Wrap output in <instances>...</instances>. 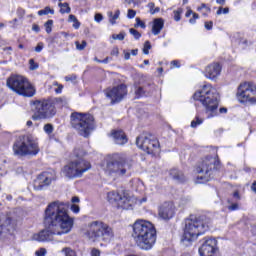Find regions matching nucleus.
Returning a JSON list of instances; mask_svg holds the SVG:
<instances>
[{
    "instance_id": "nucleus-26",
    "label": "nucleus",
    "mask_w": 256,
    "mask_h": 256,
    "mask_svg": "<svg viewBox=\"0 0 256 256\" xmlns=\"http://www.w3.org/2000/svg\"><path fill=\"white\" fill-rule=\"evenodd\" d=\"M58 5L60 7V13L62 14L71 13V7H69V3L64 2V3H59Z\"/></svg>"
},
{
    "instance_id": "nucleus-41",
    "label": "nucleus",
    "mask_w": 256,
    "mask_h": 256,
    "mask_svg": "<svg viewBox=\"0 0 256 256\" xmlns=\"http://www.w3.org/2000/svg\"><path fill=\"white\" fill-rule=\"evenodd\" d=\"M135 93L137 97H143V95H145V90H143V87H138L136 88Z\"/></svg>"
},
{
    "instance_id": "nucleus-1",
    "label": "nucleus",
    "mask_w": 256,
    "mask_h": 256,
    "mask_svg": "<svg viewBox=\"0 0 256 256\" xmlns=\"http://www.w3.org/2000/svg\"><path fill=\"white\" fill-rule=\"evenodd\" d=\"M69 204L55 201L50 203L44 216L46 229L34 234V241L49 243L55 241V235H67L73 229V218L69 216Z\"/></svg>"
},
{
    "instance_id": "nucleus-27",
    "label": "nucleus",
    "mask_w": 256,
    "mask_h": 256,
    "mask_svg": "<svg viewBox=\"0 0 256 256\" xmlns=\"http://www.w3.org/2000/svg\"><path fill=\"white\" fill-rule=\"evenodd\" d=\"M55 15V10L51 9L49 6H46L44 9L38 11V15L41 17L43 15Z\"/></svg>"
},
{
    "instance_id": "nucleus-43",
    "label": "nucleus",
    "mask_w": 256,
    "mask_h": 256,
    "mask_svg": "<svg viewBox=\"0 0 256 256\" xmlns=\"http://www.w3.org/2000/svg\"><path fill=\"white\" fill-rule=\"evenodd\" d=\"M197 19H199V14L193 13L192 18H190V20H189V23L191 25H195V23H197Z\"/></svg>"
},
{
    "instance_id": "nucleus-18",
    "label": "nucleus",
    "mask_w": 256,
    "mask_h": 256,
    "mask_svg": "<svg viewBox=\"0 0 256 256\" xmlns=\"http://www.w3.org/2000/svg\"><path fill=\"white\" fill-rule=\"evenodd\" d=\"M217 251V240L215 238H204L199 248L200 256H213Z\"/></svg>"
},
{
    "instance_id": "nucleus-7",
    "label": "nucleus",
    "mask_w": 256,
    "mask_h": 256,
    "mask_svg": "<svg viewBox=\"0 0 256 256\" xmlns=\"http://www.w3.org/2000/svg\"><path fill=\"white\" fill-rule=\"evenodd\" d=\"M13 153L16 157H34L39 154V142L32 135L19 136L13 143Z\"/></svg>"
},
{
    "instance_id": "nucleus-24",
    "label": "nucleus",
    "mask_w": 256,
    "mask_h": 256,
    "mask_svg": "<svg viewBox=\"0 0 256 256\" xmlns=\"http://www.w3.org/2000/svg\"><path fill=\"white\" fill-rule=\"evenodd\" d=\"M170 175L175 179L176 181L183 182L185 181V176L183 175L182 172H179L177 169H173L170 171Z\"/></svg>"
},
{
    "instance_id": "nucleus-22",
    "label": "nucleus",
    "mask_w": 256,
    "mask_h": 256,
    "mask_svg": "<svg viewBox=\"0 0 256 256\" xmlns=\"http://www.w3.org/2000/svg\"><path fill=\"white\" fill-rule=\"evenodd\" d=\"M111 137L116 145H125L129 141L127 134H125L123 130H113Z\"/></svg>"
},
{
    "instance_id": "nucleus-12",
    "label": "nucleus",
    "mask_w": 256,
    "mask_h": 256,
    "mask_svg": "<svg viewBox=\"0 0 256 256\" xmlns=\"http://www.w3.org/2000/svg\"><path fill=\"white\" fill-rule=\"evenodd\" d=\"M217 161L213 157H206L201 163L198 164L196 168V183H207L211 179V173L215 169Z\"/></svg>"
},
{
    "instance_id": "nucleus-48",
    "label": "nucleus",
    "mask_w": 256,
    "mask_h": 256,
    "mask_svg": "<svg viewBox=\"0 0 256 256\" xmlns=\"http://www.w3.org/2000/svg\"><path fill=\"white\" fill-rule=\"evenodd\" d=\"M204 27L207 31H211V29H213V21L205 22Z\"/></svg>"
},
{
    "instance_id": "nucleus-39",
    "label": "nucleus",
    "mask_w": 256,
    "mask_h": 256,
    "mask_svg": "<svg viewBox=\"0 0 256 256\" xmlns=\"http://www.w3.org/2000/svg\"><path fill=\"white\" fill-rule=\"evenodd\" d=\"M202 9H205L204 15L211 12V8L207 7L206 4H201V6L197 8V11H201Z\"/></svg>"
},
{
    "instance_id": "nucleus-15",
    "label": "nucleus",
    "mask_w": 256,
    "mask_h": 256,
    "mask_svg": "<svg viewBox=\"0 0 256 256\" xmlns=\"http://www.w3.org/2000/svg\"><path fill=\"white\" fill-rule=\"evenodd\" d=\"M108 201L116 203L119 209H131V199L125 190L111 191L108 193Z\"/></svg>"
},
{
    "instance_id": "nucleus-57",
    "label": "nucleus",
    "mask_w": 256,
    "mask_h": 256,
    "mask_svg": "<svg viewBox=\"0 0 256 256\" xmlns=\"http://www.w3.org/2000/svg\"><path fill=\"white\" fill-rule=\"evenodd\" d=\"M171 65H173V67H177V68H180L181 65L179 64V60H174L171 62Z\"/></svg>"
},
{
    "instance_id": "nucleus-4",
    "label": "nucleus",
    "mask_w": 256,
    "mask_h": 256,
    "mask_svg": "<svg viewBox=\"0 0 256 256\" xmlns=\"http://www.w3.org/2000/svg\"><path fill=\"white\" fill-rule=\"evenodd\" d=\"M211 219L206 216H199L187 218L185 220L184 235L182 238L183 243H192L199 235H203L205 231L209 230Z\"/></svg>"
},
{
    "instance_id": "nucleus-19",
    "label": "nucleus",
    "mask_w": 256,
    "mask_h": 256,
    "mask_svg": "<svg viewBox=\"0 0 256 256\" xmlns=\"http://www.w3.org/2000/svg\"><path fill=\"white\" fill-rule=\"evenodd\" d=\"M175 215V206L172 202H164L158 210V216L160 219L164 221H169V219H173Z\"/></svg>"
},
{
    "instance_id": "nucleus-16",
    "label": "nucleus",
    "mask_w": 256,
    "mask_h": 256,
    "mask_svg": "<svg viewBox=\"0 0 256 256\" xmlns=\"http://www.w3.org/2000/svg\"><path fill=\"white\" fill-rule=\"evenodd\" d=\"M57 179V175L55 174V171H46L42 172L38 175V177L34 180V189L36 191H41L45 189V187H49L53 181Z\"/></svg>"
},
{
    "instance_id": "nucleus-61",
    "label": "nucleus",
    "mask_w": 256,
    "mask_h": 256,
    "mask_svg": "<svg viewBox=\"0 0 256 256\" xmlns=\"http://www.w3.org/2000/svg\"><path fill=\"white\" fill-rule=\"evenodd\" d=\"M139 53V49H133L131 50V55H133V57H136V55Z\"/></svg>"
},
{
    "instance_id": "nucleus-58",
    "label": "nucleus",
    "mask_w": 256,
    "mask_h": 256,
    "mask_svg": "<svg viewBox=\"0 0 256 256\" xmlns=\"http://www.w3.org/2000/svg\"><path fill=\"white\" fill-rule=\"evenodd\" d=\"M193 13H195L193 10L188 9L186 14H185V17H191L193 15Z\"/></svg>"
},
{
    "instance_id": "nucleus-46",
    "label": "nucleus",
    "mask_w": 256,
    "mask_h": 256,
    "mask_svg": "<svg viewBox=\"0 0 256 256\" xmlns=\"http://www.w3.org/2000/svg\"><path fill=\"white\" fill-rule=\"evenodd\" d=\"M37 256H45L47 255V250L45 248H40L38 251H36Z\"/></svg>"
},
{
    "instance_id": "nucleus-2",
    "label": "nucleus",
    "mask_w": 256,
    "mask_h": 256,
    "mask_svg": "<svg viewBox=\"0 0 256 256\" xmlns=\"http://www.w3.org/2000/svg\"><path fill=\"white\" fill-rule=\"evenodd\" d=\"M132 229V238L140 249H144V251L153 249V245L157 241V229L153 223L139 219L134 222Z\"/></svg>"
},
{
    "instance_id": "nucleus-35",
    "label": "nucleus",
    "mask_w": 256,
    "mask_h": 256,
    "mask_svg": "<svg viewBox=\"0 0 256 256\" xmlns=\"http://www.w3.org/2000/svg\"><path fill=\"white\" fill-rule=\"evenodd\" d=\"M181 13H183V9L178 8L174 11V20L181 21Z\"/></svg>"
},
{
    "instance_id": "nucleus-13",
    "label": "nucleus",
    "mask_w": 256,
    "mask_h": 256,
    "mask_svg": "<svg viewBox=\"0 0 256 256\" xmlns=\"http://www.w3.org/2000/svg\"><path fill=\"white\" fill-rule=\"evenodd\" d=\"M236 97L240 103H256V86L253 82H244L238 86Z\"/></svg>"
},
{
    "instance_id": "nucleus-34",
    "label": "nucleus",
    "mask_w": 256,
    "mask_h": 256,
    "mask_svg": "<svg viewBox=\"0 0 256 256\" xmlns=\"http://www.w3.org/2000/svg\"><path fill=\"white\" fill-rule=\"evenodd\" d=\"M129 33L133 35L134 39H141V33L139 31L135 30V28H130Z\"/></svg>"
},
{
    "instance_id": "nucleus-50",
    "label": "nucleus",
    "mask_w": 256,
    "mask_h": 256,
    "mask_svg": "<svg viewBox=\"0 0 256 256\" xmlns=\"http://www.w3.org/2000/svg\"><path fill=\"white\" fill-rule=\"evenodd\" d=\"M71 211H72V213H79V211H80L79 205L72 204L71 205Z\"/></svg>"
},
{
    "instance_id": "nucleus-38",
    "label": "nucleus",
    "mask_w": 256,
    "mask_h": 256,
    "mask_svg": "<svg viewBox=\"0 0 256 256\" xmlns=\"http://www.w3.org/2000/svg\"><path fill=\"white\" fill-rule=\"evenodd\" d=\"M227 13H229V8H223V7H219L216 14L217 15H227Z\"/></svg>"
},
{
    "instance_id": "nucleus-59",
    "label": "nucleus",
    "mask_w": 256,
    "mask_h": 256,
    "mask_svg": "<svg viewBox=\"0 0 256 256\" xmlns=\"http://www.w3.org/2000/svg\"><path fill=\"white\" fill-rule=\"evenodd\" d=\"M69 21H72L73 23L77 22V17L73 14L69 16Z\"/></svg>"
},
{
    "instance_id": "nucleus-3",
    "label": "nucleus",
    "mask_w": 256,
    "mask_h": 256,
    "mask_svg": "<svg viewBox=\"0 0 256 256\" xmlns=\"http://www.w3.org/2000/svg\"><path fill=\"white\" fill-rule=\"evenodd\" d=\"M67 102L63 98H51L43 100H35L34 105V115L32 119L34 121H39V119H51L55 117L57 113V108L65 107Z\"/></svg>"
},
{
    "instance_id": "nucleus-49",
    "label": "nucleus",
    "mask_w": 256,
    "mask_h": 256,
    "mask_svg": "<svg viewBox=\"0 0 256 256\" xmlns=\"http://www.w3.org/2000/svg\"><path fill=\"white\" fill-rule=\"evenodd\" d=\"M110 55H112L113 57H119V48L118 47H114L112 49Z\"/></svg>"
},
{
    "instance_id": "nucleus-45",
    "label": "nucleus",
    "mask_w": 256,
    "mask_h": 256,
    "mask_svg": "<svg viewBox=\"0 0 256 256\" xmlns=\"http://www.w3.org/2000/svg\"><path fill=\"white\" fill-rule=\"evenodd\" d=\"M135 27H141V29H145L146 25L144 24L143 21H141L140 18H136V24Z\"/></svg>"
},
{
    "instance_id": "nucleus-6",
    "label": "nucleus",
    "mask_w": 256,
    "mask_h": 256,
    "mask_svg": "<svg viewBox=\"0 0 256 256\" xmlns=\"http://www.w3.org/2000/svg\"><path fill=\"white\" fill-rule=\"evenodd\" d=\"M195 101H200L205 107L207 113H211L208 117H215L219 107V92L213 88L211 84H205L202 89L193 95Z\"/></svg>"
},
{
    "instance_id": "nucleus-51",
    "label": "nucleus",
    "mask_w": 256,
    "mask_h": 256,
    "mask_svg": "<svg viewBox=\"0 0 256 256\" xmlns=\"http://www.w3.org/2000/svg\"><path fill=\"white\" fill-rule=\"evenodd\" d=\"M94 19H95L96 23H101V21H103V15L97 13V14H95V16H94Z\"/></svg>"
},
{
    "instance_id": "nucleus-10",
    "label": "nucleus",
    "mask_w": 256,
    "mask_h": 256,
    "mask_svg": "<svg viewBox=\"0 0 256 256\" xmlns=\"http://www.w3.org/2000/svg\"><path fill=\"white\" fill-rule=\"evenodd\" d=\"M133 167V161L125 154H114L107 162L105 173L110 177H123Z\"/></svg>"
},
{
    "instance_id": "nucleus-17",
    "label": "nucleus",
    "mask_w": 256,
    "mask_h": 256,
    "mask_svg": "<svg viewBox=\"0 0 256 256\" xmlns=\"http://www.w3.org/2000/svg\"><path fill=\"white\" fill-rule=\"evenodd\" d=\"M105 95L111 99V103H119L127 95V86L121 84L114 88H108L105 90Z\"/></svg>"
},
{
    "instance_id": "nucleus-42",
    "label": "nucleus",
    "mask_w": 256,
    "mask_h": 256,
    "mask_svg": "<svg viewBox=\"0 0 256 256\" xmlns=\"http://www.w3.org/2000/svg\"><path fill=\"white\" fill-rule=\"evenodd\" d=\"M45 47V44L43 42H39L37 46L35 47L36 53H41L43 51V48Z\"/></svg>"
},
{
    "instance_id": "nucleus-53",
    "label": "nucleus",
    "mask_w": 256,
    "mask_h": 256,
    "mask_svg": "<svg viewBox=\"0 0 256 256\" xmlns=\"http://www.w3.org/2000/svg\"><path fill=\"white\" fill-rule=\"evenodd\" d=\"M123 53H124V59L126 61H129L131 59V52L124 50Z\"/></svg>"
},
{
    "instance_id": "nucleus-11",
    "label": "nucleus",
    "mask_w": 256,
    "mask_h": 256,
    "mask_svg": "<svg viewBox=\"0 0 256 256\" xmlns=\"http://www.w3.org/2000/svg\"><path fill=\"white\" fill-rule=\"evenodd\" d=\"M7 87L22 97H34L36 90L27 78L19 75H12L6 81Z\"/></svg>"
},
{
    "instance_id": "nucleus-20",
    "label": "nucleus",
    "mask_w": 256,
    "mask_h": 256,
    "mask_svg": "<svg viewBox=\"0 0 256 256\" xmlns=\"http://www.w3.org/2000/svg\"><path fill=\"white\" fill-rule=\"evenodd\" d=\"M205 77L211 81H215L221 75V65L219 63H212L205 69Z\"/></svg>"
},
{
    "instance_id": "nucleus-25",
    "label": "nucleus",
    "mask_w": 256,
    "mask_h": 256,
    "mask_svg": "<svg viewBox=\"0 0 256 256\" xmlns=\"http://www.w3.org/2000/svg\"><path fill=\"white\" fill-rule=\"evenodd\" d=\"M120 15H121V11H119V10H116L114 15H113V12H108V17H110L111 25H115V21H117V19H119Z\"/></svg>"
},
{
    "instance_id": "nucleus-54",
    "label": "nucleus",
    "mask_w": 256,
    "mask_h": 256,
    "mask_svg": "<svg viewBox=\"0 0 256 256\" xmlns=\"http://www.w3.org/2000/svg\"><path fill=\"white\" fill-rule=\"evenodd\" d=\"M32 31H35V33H39L41 31V28L37 24L32 25Z\"/></svg>"
},
{
    "instance_id": "nucleus-47",
    "label": "nucleus",
    "mask_w": 256,
    "mask_h": 256,
    "mask_svg": "<svg viewBox=\"0 0 256 256\" xmlns=\"http://www.w3.org/2000/svg\"><path fill=\"white\" fill-rule=\"evenodd\" d=\"M17 15H18V17H20V19H23V17H25V9L18 8L17 9Z\"/></svg>"
},
{
    "instance_id": "nucleus-23",
    "label": "nucleus",
    "mask_w": 256,
    "mask_h": 256,
    "mask_svg": "<svg viewBox=\"0 0 256 256\" xmlns=\"http://www.w3.org/2000/svg\"><path fill=\"white\" fill-rule=\"evenodd\" d=\"M164 25H165V22L163 21V18L154 19L153 25H152L153 35H159V33H161V31L163 30Z\"/></svg>"
},
{
    "instance_id": "nucleus-8",
    "label": "nucleus",
    "mask_w": 256,
    "mask_h": 256,
    "mask_svg": "<svg viewBox=\"0 0 256 256\" xmlns=\"http://www.w3.org/2000/svg\"><path fill=\"white\" fill-rule=\"evenodd\" d=\"M84 235L92 243L97 241H111L113 239V229L103 221H92L88 223Z\"/></svg>"
},
{
    "instance_id": "nucleus-32",
    "label": "nucleus",
    "mask_w": 256,
    "mask_h": 256,
    "mask_svg": "<svg viewBox=\"0 0 256 256\" xmlns=\"http://www.w3.org/2000/svg\"><path fill=\"white\" fill-rule=\"evenodd\" d=\"M75 45L78 51H83V49L87 47V41L83 40L81 44L79 43V41H76Z\"/></svg>"
},
{
    "instance_id": "nucleus-56",
    "label": "nucleus",
    "mask_w": 256,
    "mask_h": 256,
    "mask_svg": "<svg viewBox=\"0 0 256 256\" xmlns=\"http://www.w3.org/2000/svg\"><path fill=\"white\" fill-rule=\"evenodd\" d=\"M75 79H77V76L75 75L65 77V81H75Z\"/></svg>"
},
{
    "instance_id": "nucleus-36",
    "label": "nucleus",
    "mask_w": 256,
    "mask_h": 256,
    "mask_svg": "<svg viewBox=\"0 0 256 256\" xmlns=\"http://www.w3.org/2000/svg\"><path fill=\"white\" fill-rule=\"evenodd\" d=\"M151 49V42L146 41L144 43V47H143V53L144 55H149V50Z\"/></svg>"
},
{
    "instance_id": "nucleus-21",
    "label": "nucleus",
    "mask_w": 256,
    "mask_h": 256,
    "mask_svg": "<svg viewBox=\"0 0 256 256\" xmlns=\"http://www.w3.org/2000/svg\"><path fill=\"white\" fill-rule=\"evenodd\" d=\"M15 229L11 218H0V237H7Z\"/></svg>"
},
{
    "instance_id": "nucleus-37",
    "label": "nucleus",
    "mask_w": 256,
    "mask_h": 256,
    "mask_svg": "<svg viewBox=\"0 0 256 256\" xmlns=\"http://www.w3.org/2000/svg\"><path fill=\"white\" fill-rule=\"evenodd\" d=\"M112 39H115L118 41H123V39H125V32H120L119 34H114L112 36Z\"/></svg>"
},
{
    "instance_id": "nucleus-64",
    "label": "nucleus",
    "mask_w": 256,
    "mask_h": 256,
    "mask_svg": "<svg viewBox=\"0 0 256 256\" xmlns=\"http://www.w3.org/2000/svg\"><path fill=\"white\" fill-rule=\"evenodd\" d=\"M251 189L254 191V193H256V182H253Z\"/></svg>"
},
{
    "instance_id": "nucleus-55",
    "label": "nucleus",
    "mask_w": 256,
    "mask_h": 256,
    "mask_svg": "<svg viewBox=\"0 0 256 256\" xmlns=\"http://www.w3.org/2000/svg\"><path fill=\"white\" fill-rule=\"evenodd\" d=\"M229 211H236V209H239V205L232 204L228 207Z\"/></svg>"
},
{
    "instance_id": "nucleus-30",
    "label": "nucleus",
    "mask_w": 256,
    "mask_h": 256,
    "mask_svg": "<svg viewBox=\"0 0 256 256\" xmlns=\"http://www.w3.org/2000/svg\"><path fill=\"white\" fill-rule=\"evenodd\" d=\"M203 123V118H200L199 116H196L195 119L191 122V127L195 129L198 125H201Z\"/></svg>"
},
{
    "instance_id": "nucleus-62",
    "label": "nucleus",
    "mask_w": 256,
    "mask_h": 256,
    "mask_svg": "<svg viewBox=\"0 0 256 256\" xmlns=\"http://www.w3.org/2000/svg\"><path fill=\"white\" fill-rule=\"evenodd\" d=\"M72 203H79V197L74 196V197L72 198Z\"/></svg>"
},
{
    "instance_id": "nucleus-52",
    "label": "nucleus",
    "mask_w": 256,
    "mask_h": 256,
    "mask_svg": "<svg viewBox=\"0 0 256 256\" xmlns=\"http://www.w3.org/2000/svg\"><path fill=\"white\" fill-rule=\"evenodd\" d=\"M91 256H101V251H99V249H92L91 251Z\"/></svg>"
},
{
    "instance_id": "nucleus-9",
    "label": "nucleus",
    "mask_w": 256,
    "mask_h": 256,
    "mask_svg": "<svg viewBox=\"0 0 256 256\" xmlns=\"http://www.w3.org/2000/svg\"><path fill=\"white\" fill-rule=\"evenodd\" d=\"M70 125L81 137H89L95 129V118L91 114L73 112L70 116Z\"/></svg>"
},
{
    "instance_id": "nucleus-5",
    "label": "nucleus",
    "mask_w": 256,
    "mask_h": 256,
    "mask_svg": "<svg viewBox=\"0 0 256 256\" xmlns=\"http://www.w3.org/2000/svg\"><path fill=\"white\" fill-rule=\"evenodd\" d=\"M75 160L65 165L62 169V173L68 179H78L83 177L84 173H87L91 169V162L83 159L87 153L83 149H75Z\"/></svg>"
},
{
    "instance_id": "nucleus-60",
    "label": "nucleus",
    "mask_w": 256,
    "mask_h": 256,
    "mask_svg": "<svg viewBox=\"0 0 256 256\" xmlns=\"http://www.w3.org/2000/svg\"><path fill=\"white\" fill-rule=\"evenodd\" d=\"M73 27L74 29H79V27H81V23H79V20H76V22H74Z\"/></svg>"
},
{
    "instance_id": "nucleus-14",
    "label": "nucleus",
    "mask_w": 256,
    "mask_h": 256,
    "mask_svg": "<svg viewBox=\"0 0 256 256\" xmlns=\"http://www.w3.org/2000/svg\"><path fill=\"white\" fill-rule=\"evenodd\" d=\"M136 145L148 155H153L159 149V140L153 138L149 133H143L136 138Z\"/></svg>"
},
{
    "instance_id": "nucleus-28",
    "label": "nucleus",
    "mask_w": 256,
    "mask_h": 256,
    "mask_svg": "<svg viewBox=\"0 0 256 256\" xmlns=\"http://www.w3.org/2000/svg\"><path fill=\"white\" fill-rule=\"evenodd\" d=\"M43 131L47 133L49 136L53 135V131H55V127H53V124H45L43 127Z\"/></svg>"
},
{
    "instance_id": "nucleus-31",
    "label": "nucleus",
    "mask_w": 256,
    "mask_h": 256,
    "mask_svg": "<svg viewBox=\"0 0 256 256\" xmlns=\"http://www.w3.org/2000/svg\"><path fill=\"white\" fill-rule=\"evenodd\" d=\"M44 27L46 29V33H51V31H53V20H48L47 22H45Z\"/></svg>"
},
{
    "instance_id": "nucleus-44",
    "label": "nucleus",
    "mask_w": 256,
    "mask_h": 256,
    "mask_svg": "<svg viewBox=\"0 0 256 256\" xmlns=\"http://www.w3.org/2000/svg\"><path fill=\"white\" fill-rule=\"evenodd\" d=\"M29 63H30V69H31V71H35V69H38V68H39V65H37V63H35V60L30 59V60H29Z\"/></svg>"
},
{
    "instance_id": "nucleus-40",
    "label": "nucleus",
    "mask_w": 256,
    "mask_h": 256,
    "mask_svg": "<svg viewBox=\"0 0 256 256\" xmlns=\"http://www.w3.org/2000/svg\"><path fill=\"white\" fill-rule=\"evenodd\" d=\"M137 12L133 9H128L127 17L128 19H135Z\"/></svg>"
},
{
    "instance_id": "nucleus-29",
    "label": "nucleus",
    "mask_w": 256,
    "mask_h": 256,
    "mask_svg": "<svg viewBox=\"0 0 256 256\" xmlns=\"http://www.w3.org/2000/svg\"><path fill=\"white\" fill-rule=\"evenodd\" d=\"M62 253H64L65 256H77V252L70 247L63 248Z\"/></svg>"
},
{
    "instance_id": "nucleus-33",
    "label": "nucleus",
    "mask_w": 256,
    "mask_h": 256,
    "mask_svg": "<svg viewBox=\"0 0 256 256\" xmlns=\"http://www.w3.org/2000/svg\"><path fill=\"white\" fill-rule=\"evenodd\" d=\"M148 7H150L151 15H155V13H159V11H161V8H159V7H156L155 9H153L155 7V3H153V2L149 3Z\"/></svg>"
},
{
    "instance_id": "nucleus-63",
    "label": "nucleus",
    "mask_w": 256,
    "mask_h": 256,
    "mask_svg": "<svg viewBox=\"0 0 256 256\" xmlns=\"http://www.w3.org/2000/svg\"><path fill=\"white\" fill-rule=\"evenodd\" d=\"M226 0H216L218 5H225Z\"/></svg>"
}]
</instances>
